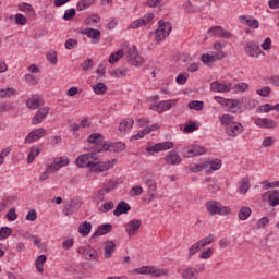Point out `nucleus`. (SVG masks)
<instances>
[{
	"label": "nucleus",
	"instance_id": "1",
	"mask_svg": "<svg viewBox=\"0 0 279 279\" xmlns=\"http://www.w3.org/2000/svg\"><path fill=\"white\" fill-rule=\"evenodd\" d=\"M131 274H138L140 276H153V278H167L169 276V269L158 268L156 266H142L135 268Z\"/></svg>",
	"mask_w": 279,
	"mask_h": 279
},
{
	"label": "nucleus",
	"instance_id": "2",
	"mask_svg": "<svg viewBox=\"0 0 279 279\" xmlns=\"http://www.w3.org/2000/svg\"><path fill=\"white\" fill-rule=\"evenodd\" d=\"M205 207L210 217H215V215H220V217H227V215H230V213H232L230 207L223 206L217 201L206 202Z\"/></svg>",
	"mask_w": 279,
	"mask_h": 279
},
{
	"label": "nucleus",
	"instance_id": "3",
	"mask_svg": "<svg viewBox=\"0 0 279 279\" xmlns=\"http://www.w3.org/2000/svg\"><path fill=\"white\" fill-rule=\"evenodd\" d=\"M95 160H97V154L87 153V154L80 155L75 160V165L80 169H89L90 171Z\"/></svg>",
	"mask_w": 279,
	"mask_h": 279
},
{
	"label": "nucleus",
	"instance_id": "4",
	"mask_svg": "<svg viewBox=\"0 0 279 279\" xmlns=\"http://www.w3.org/2000/svg\"><path fill=\"white\" fill-rule=\"evenodd\" d=\"M117 165V159H110L107 161H97L94 160V163L92 165V168L89 170L90 173H105V171H110L112 167Z\"/></svg>",
	"mask_w": 279,
	"mask_h": 279
},
{
	"label": "nucleus",
	"instance_id": "5",
	"mask_svg": "<svg viewBox=\"0 0 279 279\" xmlns=\"http://www.w3.org/2000/svg\"><path fill=\"white\" fill-rule=\"evenodd\" d=\"M178 100H161L159 102H154L150 105L149 109L162 114V112H167V110H171V108H175Z\"/></svg>",
	"mask_w": 279,
	"mask_h": 279
},
{
	"label": "nucleus",
	"instance_id": "6",
	"mask_svg": "<svg viewBox=\"0 0 279 279\" xmlns=\"http://www.w3.org/2000/svg\"><path fill=\"white\" fill-rule=\"evenodd\" d=\"M171 34V24L169 22L159 21V27L155 32L157 43H162L167 36Z\"/></svg>",
	"mask_w": 279,
	"mask_h": 279
},
{
	"label": "nucleus",
	"instance_id": "7",
	"mask_svg": "<svg viewBox=\"0 0 279 279\" xmlns=\"http://www.w3.org/2000/svg\"><path fill=\"white\" fill-rule=\"evenodd\" d=\"M154 19H155L154 13H147L143 17L134 20L133 22H131L128 29H141V27L151 25V22L154 21Z\"/></svg>",
	"mask_w": 279,
	"mask_h": 279
},
{
	"label": "nucleus",
	"instance_id": "8",
	"mask_svg": "<svg viewBox=\"0 0 279 279\" xmlns=\"http://www.w3.org/2000/svg\"><path fill=\"white\" fill-rule=\"evenodd\" d=\"M126 58L133 66H143L145 64V60L143 57L140 56L138 50L136 49V46H131L126 52Z\"/></svg>",
	"mask_w": 279,
	"mask_h": 279
},
{
	"label": "nucleus",
	"instance_id": "9",
	"mask_svg": "<svg viewBox=\"0 0 279 279\" xmlns=\"http://www.w3.org/2000/svg\"><path fill=\"white\" fill-rule=\"evenodd\" d=\"M46 134H47V129L45 128L35 129L26 135L24 143H26V145H32V143H36V141H40V138H45Z\"/></svg>",
	"mask_w": 279,
	"mask_h": 279
},
{
	"label": "nucleus",
	"instance_id": "10",
	"mask_svg": "<svg viewBox=\"0 0 279 279\" xmlns=\"http://www.w3.org/2000/svg\"><path fill=\"white\" fill-rule=\"evenodd\" d=\"M173 147H174L173 142H161V143H157L153 146H148L146 148V151L150 156H154V154H160V151H168V149H173Z\"/></svg>",
	"mask_w": 279,
	"mask_h": 279
},
{
	"label": "nucleus",
	"instance_id": "11",
	"mask_svg": "<svg viewBox=\"0 0 279 279\" xmlns=\"http://www.w3.org/2000/svg\"><path fill=\"white\" fill-rule=\"evenodd\" d=\"M244 51L248 58H259L260 56H265V52L260 50V46H258L256 41H247Z\"/></svg>",
	"mask_w": 279,
	"mask_h": 279
},
{
	"label": "nucleus",
	"instance_id": "12",
	"mask_svg": "<svg viewBox=\"0 0 279 279\" xmlns=\"http://www.w3.org/2000/svg\"><path fill=\"white\" fill-rule=\"evenodd\" d=\"M114 189V181H109L108 184L104 185L93 197L95 204H101L106 199V195Z\"/></svg>",
	"mask_w": 279,
	"mask_h": 279
},
{
	"label": "nucleus",
	"instance_id": "13",
	"mask_svg": "<svg viewBox=\"0 0 279 279\" xmlns=\"http://www.w3.org/2000/svg\"><path fill=\"white\" fill-rule=\"evenodd\" d=\"M123 149H125V143L123 142H117V143H112V142H104V145L97 149L98 154H101V151H123Z\"/></svg>",
	"mask_w": 279,
	"mask_h": 279
},
{
	"label": "nucleus",
	"instance_id": "14",
	"mask_svg": "<svg viewBox=\"0 0 279 279\" xmlns=\"http://www.w3.org/2000/svg\"><path fill=\"white\" fill-rule=\"evenodd\" d=\"M141 226H143V221L141 219H132L124 225V230L128 236H136L138 231L141 230Z\"/></svg>",
	"mask_w": 279,
	"mask_h": 279
},
{
	"label": "nucleus",
	"instance_id": "15",
	"mask_svg": "<svg viewBox=\"0 0 279 279\" xmlns=\"http://www.w3.org/2000/svg\"><path fill=\"white\" fill-rule=\"evenodd\" d=\"M77 252L84 256L85 260H97V258H99V253H97V251L90 245L81 246Z\"/></svg>",
	"mask_w": 279,
	"mask_h": 279
},
{
	"label": "nucleus",
	"instance_id": "16",
	"mask_svg": "<svg viewBox=\"0 0 279 279\" xmlns=\"http://www.w3.org/2000/svg\"><path fill=\"white\" fill-rule=\"evenodd\" d=\"M226 58V52L219 51L210 53H205L201 57V60L203 64H206V66H210V64H214V62H217V60H223Z\"/></svg>",
	"mask_w": 279,
	"mask_h": 279
},
{
	"label": "nucleus",
	"instance_id": "17",
	"mask_svg": "<svg viewBox=\"0 0 279 279\" xmlns=\"http://www.w3.org/2000/svg\"><path fill=\"white\" fill-rule=\"evenodd\" d=\"M253 121L257 128H262L263 130H274V128H278V122L269 118H255Z\"/></svg>",
	"mask_w": 279,
	"mask_h": 279
},
{
	"label": "nucleus",
	"instance_id": "18",
	"mask_svg": "<svg viewBox=\"0 0 279 279\" xmlns=\"http://www.w3.org/2000/svg\"><path fill=\"white\" fill-rule=\"evenodd\" d=\"M263 202H268L269 206H279V190H271L262 195Z\"/></svg>",
	"mask_w": 279,
	"mask_h": 279
},
{
	"label": "nucleus",
	"instance_id": "19",
	"mask_svg": "<svg viewBox=\"0 0 279 279\" xmlns=\"http://www.w3.org/2000/svg\"><path fill=\"white\" fill-rule=\"evenodd\" d=\"M69 165H71L69 157H58L53 159L52 163H47V166L50 167L52 173L58 172V170L62 169V167H69Z\"/></svg>",
	"mask_w": 279,
	"mask_h": 279
},
{
	"label": "nucleus",
	"instance_id": "20",
	"mask_svg": "<svg viewBox=\"0 0 279 279\" xmlns=\"http://www.w3.org/2000/svg\"><path fill=\"white\" fill-rule=\"evenodd\" d=\"M49 110L50 108L48 106L40 107L36 114L32 119V124L33 125H39V123H43L49 116Z\"/></svg>",
	"mask_w": 279,
	"mask_h": 279
},
{
	"label": "nucleus",
	"instance_id": "21",
	"mask_svg": "<svg viewBox=\"0 0 279 279\" xmlns=\"http://www.w3.org/2000/svg\"><path fill=\"white\" fill-rule=\"evenodd\" d=\"M209 36H217L218 38H225L228 40V38H232V33L230 31H226L221 26H213L208 29Z\"/></svg>",
	"mask_w": 279,
	"mask_h": 279
},
{
	"label": "nucleus",
	"instance_id": "22",
	"mask_svg": "<svg viewBox=\"0 0 279 279\" xmlns=\"http://www.w3.org/2000/svg\"><path fill=\"white\" fill-rule=\"evenodd\" d=\"M232 89V83H220L216 81L210 84V90L213 93H230Z\"/></svg>",
	"mask_w": 279,
	"mask_h": 279
},
{
	"label": "nucleus",
	"instance_id": "23",
	"mask_svg": "<svg viewBox=\"0 0 279 279\" xmlns=\"http://www.w3.org/2000/svg\"><path fill=\"white\" fill-rule=\"evenodd\" d=\"M243 124H241L240 122H235L233 124H231L229 128H226V134L228 136H231V138H236V136H239L240 134H243Z\"/></svg>",
	"mask_w": 279,
	"mask_h": 279
},
{
	"label": "nucleus",
	"instance_id": "24",
	"mask_svg": "<svg viewBox=\"0 0 279 279\" xmlns=\"http://www.w3.org/2000/svg\"><path fill=\"white\" fill-rule=\"evenodd\" d=\"M240 23L243 25H247V27H251L252 29H258L259 27V22L258 20L252 17V15H241L239 17Z\"/></svg>",
	"mask_w": 279,
	"mask_h": 279
},
{
	"label": "nucleus",
	"instance_id": "25",
	"mask_svg": "<svg viewBox=\"0 0 279 279\" xmlns=\"http://www.w3.org/2000/svg\"><path fill=\"white\" fill-rule=\"evenodd\" d=\"M83 34L92 39L93 45H97L101 38V31L95 28H85Z\"/></svg>",
	"mask_w": 279,
	"mask_h": 279
},
{
	"label": "nucleus",
	"instance_id": "26",
	"mask_svg": "<svg viewBox=\"0 0 279 279\" xmlns=\"http://www.w3.org/2000/svg\"><path fill=\"white\" fill-rule=\"evenodd\" d=\"M145 184L147 186V193H148L150 199H155L156 193L158 191V183H156V180H154L151 178H147L145 180Z\"/></svg>",
	"mask_w": 279,
	"mask_h": 279
},
{
	"label": "nucleus",
	"instance_id": "27",
	"mask_svg": "<svg viewBox=\"0 0 279 279\" xmlns=\"http://www.w3.org/2000/svg\"><path fill=\"white\" fill-rule=\"evenodd\" d=\"M185 158H193V156H202L206 154V148L195 145L192 146L190 149L183 151Z\"/></svg>",
	"mask_w": 279,
	"mask_h": 279
},
{
	"label": "nucleus",
	"instance_id": "28",
	"mask_svg": "<svg viewBox=\"0 0 279 279\" xmlns=\"http://www.w3.org/2000/svg\"><path fill=\"white\" fill-rule=\"evenodd\" d=\"M130 210H132L130 204L122 201L117 205L116 209L113 210V215L114 217H121V215H128Z\"/></svg>",
	"mask_w": 279,
	"mask_h": 279
},
{
	"label": "nucleus",
	"instance_id": "29",
	"mask_svg": "<svg viewBox=\"0 0 279 279\" xmlns=\"http://www.w3.org/2000/svg\"><path fill=\"white\" fill-rule=\"evenodd\" d=\"M229 110V112H232L233 114H239V112H242L241 110V102L236 99H229L227 100V105L225 107Z\"/></svg>",
	"mask_w": 279,
	"mask_h": 279
},
{
	"label": "nucleus",
	"instance_id": "30",
	"mask_svg": "<svg viewBox=\"0 0 279 279\" xmlns=\"http://www.w3.org/2000/svg\"><path fill=\"white\" fill-rule=\"evenodd\" d=\"M88 143L92 145H97V149H100V147H104V135L101 133H93L88 136Z\"/></svg>",
	"mask_w": 279,
	"mask_h": 279
},
{
	"label": "nucleus",
	"instance_id": "31",
	"mask_svg": "<svg viewBox=\"0 0 279 279\" xmlns=\"http://www.w3.org/2000/svg\"><path fill=\"white\" fill-rule=\"evenodd\" d=\"M165 162H167V165H180V162H182V158L180 157V155H178V153L171 150L169 151L165 158H163Z\"/></svg>",
	"mask_w": 279,
	"mask_h": 279
},
{
	"label": "nucleus",
	"instance_id": "32",
	"mask_svg": "<svg viewBox=\"0 0 279 279\" xmlns=\"http://www.w3.org/2000/svg\"><path fill=\"white\" fill-rule=\"evenodd\" d=\"M109 232H112V225L105 223V225L98 227V230L93 233L92 239H97L98 236H104V235L108 234Z\"/></svg>",
	"mask_w": 279,
	"mask_h": 279
},
{
	"label": "nucleus",
	"instance_id": "33",
	"mask_svg": "<svg viewBox=\"0 0 279 279\" xmlns=\"http://www.w3.org/2000/svg\"><path fill=\"white\" fill-rule=\"evenodd\" d=\"M116 250H117V244H114L112 241L105 242L104 257L107 259L112 258V254H114Z\"/></svg>",
	"mask_w": 279,
	"mask_h": 279
},
{
	"label": "nucleus",
	"instance_id": "34",
	"mask_svg": "<svg viewBox=\"0 0 279 279\" xmlns=\"http://www.w3.org/2000/svg\"><path fill=\"white\" fill-rule=\"evenodd\" d=\"M181 277L182 279H199V274L197 272V270H195V268L187 267L183 269Z\"/></svg>",
	"mask_w": 279,
	"mask_h": 279
},
{
	"label": "nucleus",
	"instance_id": "35",
	"mask_svg": "<svg viewBox=\"0 0 279 279\" xmlns=\"http://www.w3.org/2000/svg\"><path fill=\"white\" fill-rule=\"evenodd\" d=\"M80 208V205L77 204V201H71L70 203L65 204L63 207V213L68 217H71L75 210Z\"/></svg>",
	"mask_w": 279,
	"mask_h": 279
},
{
	"label": "nucleus",
	"instance_id": "36",
	"mask_svg": "<svg viewBox=\"0 0 279 279\" xmlns=\"http://www.w3.org/2000/svg\"><path fill=\"white\" fill-rule=\"evenodd\" d=\"M219 121L225 129L230 128L233 123L236 122L234 116L228 113L219 116Z\"/></svg>",
	"mask_w": 279,
	"mask_h": 279
},
{
	"label": "nucleus",
	"instance_id": "37",
	"mask_svg": "<svg viewBox=\"0 0 279 279\" xmlns=\"http://www.w3.org/2000/svg\"><path fill=\"white\" fill-rule=\"evenodd\" d=\"M206 171H219L221 169V160L220 159H214V160H206Z\"/></svg>",
	"mask_w": 279,
	"mask_h": 279
},
{
	"label": "nucleus",
	"instance_id": "38",
	"mask_svg": "<svg viewBox=\"0 0 279 279\" xmlns=\"http://www.w3.org/2000/svg\"><path fill=\"white\" fill-rule=\"evenodd\" d=\"M93 230V225L88 221H84L78 226V232L82 236H88Z\"/></svg>",
	"mask_w": 279,
	"mask_h": 279
},
{
	"label": "nucleus",
	"instance_id": "39",
	"mask_svg": "<svg viewBox=\"0 0 279 279\" xmlns=\"http://www.w3.org/2000/svg\"><path fill=\"white\" fill-rule=\"evenodd\" d=\"M26 107L29 108V110H37V108H40V97L33 96L32 98H28Z\"/></svg>",
	"mask_w": 279,
	"mask_h": 279
},
{
	"label": "nucleus",
	"instance_id": "40",
	"mask_svg": "<svg viewBox=\"0 0 279 279\" xmlns=\"http://www.w3.org/2000/svg\"><path fill=\"white\" fill-rule=\"evenodd\" d=\"M20 12H23L24 14H27V16H34V7L32 4L22 2L17 5Z\"/></svg>",
	"mask_w": 279,
	"mask_h": 279
},
{
	"label": "nucleus",
	"instance_id": "41",
	"mask_svg": "<svg viewBox=\"0 0 279 279\" xmlns=\"http://www.w3.org/2000/svg\"><path fill=\"white\" fill-rule=\"evenodd\" d=\"M97 0H80L76 4L77 12H84V10H88L90 5L95 4Z\"/></svg>",
	"mask_w": 279,
	"mask_h": 279
},
{
	"label": "nucleus",
	"instance_id": "42",
	"mask_svg": "<svg viewBox=\"0 0 279 279\" xmlns=\"http://www.w3.org/2000/svg\"><path fill=\"white\" fill-rule=\"evenodd\" d=\"M134 128V120L132 119H125L122 121L119 125V131L120 132H130Z\"/></svg>",
	"mask_w": 279,
	"mask_h": 279
},
{
	"label": "nucleus",
	"instance_id": "43",
	"mask_svg": "<svg viewBox=\"0 0 279 279\" xmlns=\"http://www.w3.org/2000/svg\"><path fill=\"white\" fill-rule=\"evenodd\" d=\"M14 95H16V89L14 87L0 88L1 99H8L10 97H14Z\"/></svg>",
	"mask_w": 279,
	"mask_h": 279
},
{
	"label": "nucleus",
	"instance_id": "44",
	"mask_svg": "<svg viewBox=\"0 0 279 279\" xmlns=\"http://www.w3.org/2000/svg\"><path fill=\"white\" fill-rule=\"evenodd\" d=\"M190 110H195L196 112H202L204 110V101L202 100H192L187 104Z\"/></svg>",
	"mask_w": 279,
	"mask_h": 279
},
{
	"label": "nucleus",
	"instance_id": "45",
	"mask_svg": "<svg viewBox=\"0 0 279 279\" xmlns=\"http://www.w3.org/2000/svg\"><path fill=\"white\" fill-rule=\"evenodd\" d=\"M252 215V209L250 207H242L238 214L240 221H247Z\"/></svg>",
	"mask_w": 279,
	"mask_h": 279
},
{
	"label": "nucleus",
	"instance_id": "46",
	"mask_svg": "<svg viewBox=\"0 0 279 279\" xmlns=\"http://www.w3.org/2000/svg\"><path fill=\"white\" fill-rule=\"evenodd\" d=\"M37 156H40V148L36 146H32L29 149L28 158H27L28 165H32V162L36 160Z\"/></svg>",
	"mask_w": 279,
	"mask_h": 279
},
{
	"label": "nucleus",
	"instance_id": "47",
	"mask_svg": "<svg viewBox=\"0 0 279 279\" xmlns=\"http://www.w3.org/2000/svg\"><path fill=\"white\" fill-rule=\"evenodd\" d=\"M47 263V256L46 255H39L37 259L35 260V267L39 274H43L44 271V265Z\"/></svg>",
	"mask_w": 279,
	"mask_h": 279
},
{
	"label": "nucleus",
	"instance_id": "48",
	"mask_svg": "<svg viewBox=\"0 0 279 279\" xmlns=\"http://www.w3.org/2000/svg\"><path fill=\"white\" fill-rule=\"evenodd\" d=\"M92 88L96 95H106L108 92V86H106L104 83H97L93 85Z\"/></svg>",
	"mask_w": 279,
	"mask_h": 279
},
{
	"label": "nucleus",
	"instance_id": "49",
	"mask_svg": "<svg viewBox=\"0 0 279 279\" xmlns=\"http://www.w3.org/2000/svg\"><path fill=\"white\" fill-rule=\"evenodd\" d=\"M213 254H215V250L213 247H207L199 253L198 258H201V260H208L213 258Z\"/></svg>",
	"mask_w": 279,
	"mask_h": 279
},
{
	"label": "nucleus",
	"instance_id": "50",
	"mask_svg": "<svg viewBox=\"0 0 279 279\" xmlns=\"http://www.w3.org/2000/svg\"><path fill=\"white\" fill-rule=\"evenodd\" d=\"M199 250H202V246L198 242L192 244L190 247H189V252H187V260H191V258H193V256H195Z\"/></svg>",
	"mask_w": 279,
	"mask_h": 279
},
{
	"label": "nucleus",
	"instance_id": "51",
	"mask_svg": "<svg viewBox=\"0 0 279 279\" xmlns=\"http://www.w3.org/2000/svg\"><path fill=\"white\" fill-rule=\"evenodd\" d=\"M191 173H199L201 171H206V161L201 163H194L189 167Z\"/></svg>",
	"mask_w": 279,
	"mask_h": 279
},
{
	"label": "nucleus",
	"instance_id": "52",
	"mask_svg": "<svg viewBox=\"0 0 279 279\" xmlns=\"http://www.w3.org/2000/svg\"><path fill=\"white\" fill-rule=\"evenodd\" d=\"M211 243H215V234H209L198 241L201 247H208Z\"/></svg>",
	"mask_w": 279,
	"mask_h": 279
},
{
	"label": "nucleus",
	"instance_id": "53",
	"mask_svg": "<svg viewBox=\"0 0 279 279\" xmlns=\"http://www.w3.org/2000/svg\"><path fill=\"white\" fill-rule=\"evenodd\" d=\"M175 82L179 84V86H184V84L189 82V72L179 73L175 77Z\"/></svg>",
	"mask_w": 279,
	"mask_h": 279
},
{
	"label": "nucleus",
	"instance_id": "54",
	"mask_svg": "<svg viewBox=\"0 0 279 279\" xmlns=\"http://www.w3.org/2000/svg\"><path fill=\"white\" fill-rule=\"evenodd\" d=\"M123 56H125V52H123V50L111 53L109 57V64H116V62H119V60L123 58Z\"/></svg>",
	"mask_w": 279,
	"mask_h": 279
},
{
	"label": "nucleus",
	"instance_id": "55",
	"mask_svg": "<svg viewBox=\"0 0 279 279\" xmlns=\"http://www.w3.org/2000/svg\"><path fill=\"white\" fill-rule=\"evenodd\" d=\"M247 191H250V179H243L240 182L239 193L241 195H245V193H247Z\"/></svg>",
	"mask_w": 279,
	"mask_h": 279
},
{
	"label": "nucleus",
	"instance_id": "56",
	"mask_svg": "<svg viewBox=\"0 0 279 279\" xmlns=\"http://www.w3.org/2000/svg\"><path fill=\"white\" fill-rule=\"evenodd\" d=\"M51 173H53V171L51 170V167L46 165L45 171L39 174V182H47V179Z\"/></svg>",
	"mask_w": 279,
	"mask_h": 279
},
{
	"label": "nucleus",
	"instance_id": "57",
	"mask_svg": "<svg viewBox=\"0 0 279 279\" xmlns=\"http://www.w3.org/2000/svg\"><path fill=\"white\" fill-rule=\"evenodd\" d=\"M8 236H12V229L9 227H2L0 229V241H5Z\"/></svg>",
	"mask_w": 279,
	"mask_h": 279
},
{
	"label": "nucleus",
	"instance_id": "58",
	"mask_svg": "<svg viewBox=\"0 0 279 279\" xmlns=\"http://www.w3.org/2000/svg\"><path fill=\"white\" fill-rule=\"evenodd\" d=\"M112 208H114V202L108 201V202H105L100 206L99 210H100V213H110V210H112Z\"/></svg>",
	"mask_w": 279,
	"mask_h": 279
},
{
	"label": "nucleus",
	"instance_id": "59",
	"mask_svg": "<svg viewBox=\"0 0 279 279\" xmlns=\"http://www.w3.org/2000/svg\"><path fill=\"white\" fill-rule=\"evenodd\" d=\"M206 182H209V185H208L209 193H217V191H219V183L217 182V180L206 179Z\"/></svg>",
	"mask_w": 279,
	"mask_h": 279
},
{
	"label": "nucleus",
	"instance_id": "60",
	"mask_svg": "<svg viewBox=\"0 0 279 279\" xmlns=\"http://www.w3.org/2000/svg\"><path fill=\"white\" fill-rule=\"evenodd\" d=\"M26 84H29L31 86H36L38 84V77L33 74H25L24 76Z\"/></svg>",
	"mask_w": 279,
	"mask_h": 279
},
{
	"label": "nucleus",
	"instance_id": "61",
	"mask_svg": "<svg viewBox=\"0 0 279 279\" xmlns=\"http://www.w3.org/2000/svg\"><path fill=\"white\" fill-rule=\"evenodd\" d=\"M75 14H77L75 9L65 10V12L63 14V21H72V19H75Z\"/></svg>",
	"mask_w": 279,
	"mask_h": 279
},
{
	"label": "nucleus",
	"instance_id": "62",
	"mask_svg": "<svg viewBox=\"0 0 279 279\" xmlns=\"http://www.w3.org/2000/svg\"><path fill=\"white\" fill-rule=\"evenodd\" d=\"M99 21H101V17H99V14H93L85 20V23L87 25H97V23H99Z\"/></svg>",
	"mask_w": 279,
	"mask_h": 279
},
{
	"label": "nucleus",
	"instance_id": "63",
	"mask_svg": "<svg viewBox=\"0 0 279 279\" xmlns=\"http://www.w3.org/2000/svg\"><path fill=\"white\" fill-rule=\"evenodd\" d=\"M233 88L238 93H245V90H248L250 85L247 83H238L233 86Z\"/></svg>",
	"mask_w": 279,
	"mask_h": 279
},
{
	"label": "nucleus",
	"instance_id": "64",
	"mask_svg": "<svg viewBox=\"0 0 279 279\" xmlns=\"http://www.w3.org/2000/svg\"><path fill=\"white\" fill-rule=\"evenodd\" d=\"M111 75L112 77L118 78L125 77L128 75V71L118 68L111 72Z\"/></svg>",
	"mask_w": 279,
	"mask_h": 279
}]
</instances>
